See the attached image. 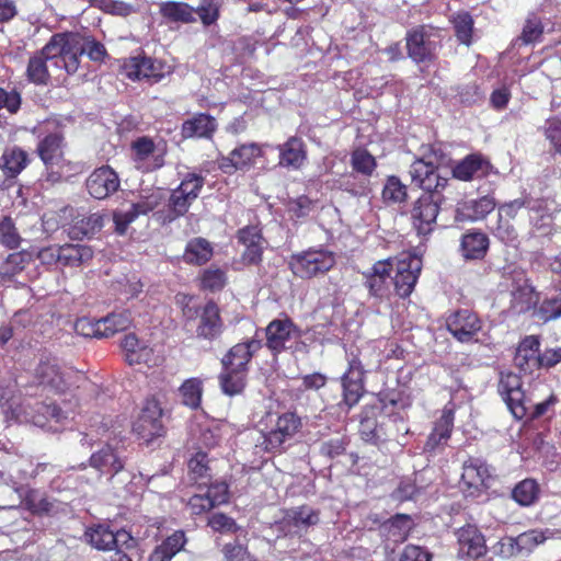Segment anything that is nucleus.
I'll return each mask as SVG.
<instances>
[{
    "label": "nucleus",
    "instance_id": "f257e3e1",
    "mask_svg": "<svg viewBox=\"0 0 561 561\" xmlns=\"http://www.w3.org/2000/svg\"><path fill=\"white\" fill-rule=\"evenodd\" d=\"M499 392L506 402L514 417L518 420L526 416H529L530 419L540 417L558 401L554 394H550L547 400L539 403H533L522 389L519 376L512 373L501 375Z\"/></svg>",
    "mask_w": 561,
    "mask_h": 561
},
{
    "label": "nucleus",
    "instance_id": "f03ea898",
    "mask_svg": "<svg viewBox=\"0 0 561 561\" xmlns=\"http://www.w3.org/2000/svg\"><path fill=\"white\" fill-rule=\"evenodd\" d=\"M84 47V35L73 32L57 33L43 47V54L56 68L71 75L79 68Z\"/></svg>",
    "mask_w": 561,
    "mask_h": 561
},
{
    "label": "nucleus",
    "instance_id": "7ed1b4c3",
    "mask_svg": "<svg viewBox=\"0 0 561 561\" xmlns=\"http://www.w3.org/2000/svg\"><path fill=\"white\" fill-rule=\"evenodd\" d=\"M266 428L262 433L263 440L260 446L266 453H282L286 444L294 439L302 427V421L295 412L287 411L280 414L267 413Z\"/></svg>",
    "mask_w": 561,
    "mask_h": 561
},
{
    "label": "nucleus",
    "instance_id": "20e7f679",
    "mask_svg": "<svg viewBox=\"0 0 561 561\" xmlns=\"http://www.w3.org/2000/svg\"><path fill=\"white\" fill-rule=\"evenodd\" d=\"M81 377L79 371L62 366L56 357L50 355L42 356L34 370V378L38 385L54 393L69 391Z\"/></svg>",
    "mask_w": 561,
    "mask_h": 561
},
{
    "label": "nucleus",
    "instance_id": "39448f33",
    "mask_svg": "<svg viewBox=\"0 0 561 561\" xmlns=\"http://www.w3.org/2000/svg\"><path fill=\"white\" fill-rule=\"evenodd\" d=\"M36 151L47 170H51L49 176L53 181L68 176L72 172L79 173L83 171V164L71 163L65 159L64 138L57 133L43 138L38 142Z\"/></svg>",
    "mask_w": 561,
    "mask_h": 561
},
{
    "label": "nucleus",
    "instance_id": "423d86ee",
    "mask_svg": "<svg viewBox=\"0 0 561 561\" xmlns=\"http://www.w3.org/2000/svg\"><path fill=\"white\" fill-rule=\"evenodd\" d=\"M266 346L274 354L290 350L293 353L304 352L306 344L301 342V330L289 319H275L265 329Z\"/></svg>",
    "mask_w": 561,
    "mask_h": 561
},
{
    "label": "nucleus",
    "instance_id": "0eeeda50",
    "mask_svg": "<svg viewBox=\"0 0 561 561\" xmlns=\"http://www.w3.org/2000/svg\"><path fill=\"white\" fill-rule=\"evenodd\" d=\"M405 41L408 55L413 61L430 62L436 57L442 35L438 28L420 25L407 33Z\"/></svg>",
    "mask_w": 561,
    "mask_h": 561
},
{
    "label": "nucleus",
    "instance_id": "6e6552de",
    "mask_svg": "<svg viewBox=\"0 0 561 561\" xmlns=\"http://www.w3.org/2000/svg\"><path fill=\"white\" fill-rule=\"evenodd\" d=\"M443 156L435 151L415 160L410 168L412 182L424 190L425 194L439 195V190L447 184V178L440 172Z\"/></svg>",
    "mask_w": 561,
    "mask_h": 561
},
{
    "label": "nucleus",
    "instance_id": "1a4fd4ad",
    "mask_svg": "<svg viewBox=\"0 0 561 561\" xmlns=\"http://www.w3.org/2000/svg\"><path fill=\"white\" fill-rule=\"evenodd\" d=\"M335 264L334 254L323 249H309L293 254L289 260V268L297 277L309 279L323 275Z\"/></svg>",
    "mask_w": 561,
    "mask_h": 561
},
{
    "label": "nucleus",
    "instance_id": "9d476101",
    "mask_svg": "<svg viewBox=\"0 0 561 561\" xmlns=\"http://www.w3.org/2000/svg\"><path fill=\"white\" fill-rule=\"evenodd\" d=\"M12 414L19 422L32 423L38 427H48L56 430L49 423L54 421L56 424L66 420L65 413L56 405H47L33 399H24L18 407L12 409Z\"/></svg>",
    "mask_w": 561,
    "mask_h": 561
},
{
    "label": "nucleus",
    "instance_id": "9b49d317",
    "mask_svg": "<svg viewBox=\"0 0 561 561\" xmlns=\"http://www.w3.org/2000/svg\"><path fill=\"white\" fill-rule=\"evenodd\" d=\"M392 261L396 264V274L392 279L394 290L399 297L407 298L412 294L421 274L422 259L415 252L407 251Z\"/></svg>",
    "mask_w": 561,
    "mask_h": 561
},
{
    "label": "nucleus",
    "instance_id": "f8f14e48",
    "mask_svg": "<svg viewBox=\"0 0 561 561\" xmlns=\"http://www.w3.org/2000/svg\"><path fill=\"white\" fill-rule=\"evenodd\" d=\"M167 144L162 140L154 142L142 136L131 144V157L135 167L142 172H152L164 164Z\"/></svg>",
    "mask_w": 561,
    "mask_h": 561
},
{
    "label": "nucleus",
    "instance_id": "ddd939ff",
    "mask_svg": "<svg viewBox=\"0 0 561 561\" xmlns=\"http://www.w3.org/2000/svg\"><path fill=\"white\" fill-rule=\"evenodd\" d=\"M130 324V313L122 311L113 312L95 323H90L87 319H80L76 323V330L84 336L108 337L118 331L126 330Z\"/></svg>",
    "mask_w": 561,
    "mask_h": 561
},
{
    "label": "nucleus",
    "instance_id": "4468645a",
    "mask_svg": "<svg viewBox=\"0 0 561 561\" xmlns=\"http://www.w3.org/2000/svg\"><path fill=\"white\" fill-rule=\"evenodd\" d=\"M457 539V556L469 561L482 558L488 552L484 535L476 525L467 524L455 531Z\"/></svg>",
    "mask_w": 561,
    "mask_h": 561
},
{
    "label": "nucleus",
    "instance_id": "2eb2a0df",
    "mask_svg": "<svg viewBox=\"0 0 561 561\" xmlns=\"http://www.w3.org/2000/svg\"><path fill=\"white\" fill-rule=\"evenodd\" d=\"M162 409L154 398L145 401L141 412L134 423V432L146 440H151L161 435L162 432Z\"/></svg>",
    "mask_w": 561,
    "mask_h": 561
},
{
    "label": "nucleus",
    "instance_id": "dca6fc26",
    "mask_svg": "<svg viewBox=\"0 0 561 561\" xmlns=\"http://www.w3.org/2000/svg\"><path fill=\"white\" fill-rule=\"evenodd\" d=\"M197 325L196 336L207 341L218 339L225 329L224 320L220 316V309L214 301H207L196 310Z\"/></svg>",
    "mask_w": 561,
    "mask_h": 561
},
{
    "label": "nucleus",
    "instance_id": "f3484780",
    "mask_svg": "<svg viewBox=\"0 0 561 561\" xmlns=\"http://www.w3.org/2000/svg\"><path fill=\"white\" fill-rule=\"evenodd\" d=\"M440 196L423 194L412 209V218L419 234H427L433 230L439 211Z\"/></svg>",
    "mask_w": 561,
    "mask_h": 561
},
{
    "label": "nucleus",
    "instance_id": "a211bd4d",
    "mask_svg": "<svg viewBox=\"0 0 561 561\" xmlns=\"http://www.w3.org/2000/svg\"><path fill=\"white\" fill-rule=\"evenodd\" d=\"M89 194L96 199H104L114 194L121 185L117 173L104 165L95 169L85 182Z\"/></svg>",
    "mask_w": 561,
    "mask_h": 561
},
{
    "label": "nucleus",
    "instance_id": "6ab92c4d",
    "mask_svg": "<svg viewBox=\"0 0 561 561\" xmlns=\"http://www.w3.org/2000/svg\"><path fill=\"white\" fill-rule=\"evenodd\" d=\"M490 470L479 459H469L463 463L461 473V488L468 496H476L485 488L490 479Z\"/></svg>",
    "mask_w": 561,
    "mask_h": 561
},
{
    "label": "nucleus",
    "instance_id": "aec40b11",
    "mask_svg": "<svg viewBox=\"0 0 561 561\" xmlns=\"http://www.w3.org/2000/svg\"><path fill=\"white\" fill-rule=\"evenodd\" d=\"M481 320L476 313L463 309L450 314L447 319L448 331L460 342L471 341L481 330Z\"/></svg>",
    "mask_w": 561,
    "mask_h": 561
},
{
    "label": "nucleus",
    "instance_id": "412c9836",
    "mask_svg": "<svg viewBox=\"0 0 561 561\" xmlns=\"http://www.w3.org/2000/svg\"><path fill=\"white\" fill-rule=\"evenodd\" d=\"M261 154L262 148L259 145L244 144L234 148L228 157L221 158L219 168L225 173H232L237 170H248Z\"/></svg>",
    "mask_w": 561,
    "mask_h": 561
},
{
    "label": "nucleus",
    "instance_id": "4be33fe9",
    "mask_svg": "<svg viewBox=\"0 0 561 561\" xmlns=\"http://www.w3.org/2000/svg\"><path fill=\"white\" fill-rule=\"evenodd\" d=\"M363 377L362 362L357 357H353L350 359L348 369L342 378L344 402L348 408L356 404L363 394Z\"/></svg>",
    "mask_w": 561,
    "mask_h": 561
},
{
    "label": "nucleus",
    "instance_id": "5701e85b",
    "mask_svg": "<svg viewBox=\"0 0 561 561\" xmlns=\"http://www.w3.org/2000/svg\"><path fill=\"white\" fill-rule=\"evenodd\" d=\"M122 69L131 80L154 79L158 81L163 76L160 61L140 55L125 60Z\"/></svg>",
    "mask_w": 561,
    "mask_h": 561
},
{
    "label": "nucleus",
    "instance_id": "b1692460",
    "mask_svg": "<svg viewBox=\"0 0 561 561\" xmlns=\"http://www.w3.org/2000/svg\"><path fill=\"white\" fill-rule=\"evenodd\" d=\"M539 340L529 335L526 336L518 345L514 363L515 366L525 374H531L540 368Z\"/></svg>",
    "mask_w": 561,
    "mask_h": 561
},
{
    "label": "nucleus",
    "instance_id": "393cba45",
    "mask_svg": "<svg viewBox=\"0 0 561 561\" xmlns=\"http://www.w3.org/2000/svg\"><path fill=\"white\" fill-rule=\"evenodd\" d=\"M454 414L455 404L449 402L444 407L440 417L436 421L433 432L427 438L425 444L426 451H434L447 443L454 426Z\"/></svg>",
    "mask_w": 561,
    "mask_h": 561
},
{
    "label": "nucleus",
    "instance_id": "a878e982",
    "mask_svg": "<svg viewBox=\"0 0 561 561\" xmlns=\"http://www.w3.org/2000/svg\"><path fill=\"white\" fill-rule=\"evenodd\" d=\"M276 149L279 152L278 165L286 169L298 170L307 159L305 142L297 136L289 137L284 144L278 145Z\"/></svg>",
    "mask_w": 561,
    "mask_h": 561
},
{
    "label": "nucleus",
    "instance_id": "bb28decb",
    "mask_svg": "<svg viewBox=\"0 0 561 561\" xmlns=\"http://www.w3.org/2000/svg\"><path fill=\"white\" fill-rule=\"evenodd\" d=\"M262 347L260 340H250L244 343L236 344L222 358L225 369H239L247 371V365L252 355Z\"/></svg>",
    "mask_w": 561,
    "mask_h": 561
},
{
    "label": "nucleus",
    "instance_id": "cd10ccee",
    "mask_svg": "<svg viewBox=\"0 0 561 561\" xmlns=\"http://www.w3.org/2000/svg\"><path fill=\"white\" fill-rule=\"evenodd\" d=\"M392 265V259L381 260L374 264L371 273L366 278V285L370 294L377 297L387 295Z\"/></svg>",
    "mask_w": 561,
    "mask_h": 561
},
{
    "label": "nucleus",
    "instance_id": "c85d7f7f",
    "mask_svg": "<svg viewBox=\"0 0 561 561\" xmlns=\"http://www.w3.org/2000/svg\"><path fill=\"white\" fill-rule=\"evenodd\" d=\"M489 169L490 163L480 154H470L454 167L453 174L458 180L471 181L486 175Z\"/></svg>",
    "mask_w": 561,
    "mask_h": 561
},
{
    "label": "nucleus",
    "instance_id": "c756f323",
    "mask_svg": "<svg viewBox=\"0 0 561 561\" xmlns=\"http://www.w3.org/2000/svg\"><path fill=\"white\" fill-rule=\"evenodd\" d=\"M217 129L216 119L207 114L201 113L186 119L182 124V136L184 138H211Z\"/></svg>",
    "mask_w": 561,
    "mask_h": 561
},
{
    "label": "nucleus",
    "instance_id": "7c9ffc66",
    "mask_svg": "<svg viewBox=\"0 0 561 561\" xmlns=\"http://www.w3.org/2000/svg\"><path fill=\"white\" fill-rule=\"evenodd\" d=\"M121 346L129 365L149 363L152 357V348L139 340L134 333L124 336Z\"/></svg>",
    "mask_w": 561,
    "mask_h": 561
},
{
    "label": "nucleus",
    "instance_id": "2f4dec72",
    "mask_svg": "<svg viewBox=\"0 0 561 561\" xmlns=\"http://www.w3.org/2000/svg\"><path fill=\"white\" fill-rule=\"evenodd\" d=\"M494 208L495 201L490 196L466 201L459 204L457 208V218L460 220L477 221L483 219Z\"/></svg>",
    "mask_w": 561,
    "mask_h": 561
},
{
    "label": "nucleus",
    "instance_id": "473e14b6",
    "mask_svg": "<svg viewBox=\"0 0 561 561\" xmlns=\"http://www.w3.org/2000/svg\"><path fill=\"white\" fill-rule=\"evenodd\" d=\"M103 227V216L99 213L78 215L71 222L68 234L71 239H82L99 232Z\"/></svg>",
    "mask_w": 561,
    "mask_h": 561
},
{
    "label": "nucleus",
    "instance_id": "72a5a7b5",
    "mask_svg": "<svg viewBox=\"0 0 561 561\" xmlns=\"http://www.w3.org/2000/svg\"><path fill=\"white\" fill-rule=\"evenodd\" d=\"M239 241L245 247L243 257L249 263H256L261 260L263 250V238L257 227L249 226L238 233Z\"/></svg>",
    "mask_w": 561,
    "mask_h": 561
},
{
    "label": "nucleus",
    "instance_id": "f704fd0d",
    "mask_svg": "<svg viewBox=\"0 0 561 561\" xmlns=\"http://www.w3.org/2000/svg\"><path fill=\"white\" fill-rule=\"evenodd\" d=\"M184 531L176 530L167 537L149 556V561H171L186 545Z\"/></svg>",
    "mask_w": 561,
    "mask_h": 561
},
{
    "label": "nucleus",
    "instance_id": "c9c22d12",
    "mask_svg": "<svg viewBox=\"0 0 561 561\" xmlns=\"http://www.w3.org/2000/svg\"><path fill=\"white\" fill-rule=\"evenodd\" d=\"M159 13L169 22L188 24L196 21L195 10L185 2H162L159 5Z\"/></svg>",
    "mask_w": 561,
    "mask_h": 561
},
{
    "label": "nucleus",
    "instance_id": "e433bc0d",
    "mask_svg": "<svg viewBox=\"0 0 561 561\" xmlns=\"http://www.w3.org/2000/svg\"><path fill=\"white\" fill-rule=\"evenodd\" d=\"M214 253L213 245L204 238L190 240L183 253V260L187 264L203 265L207 263Z\"/></svg>",
    "mask_w": 561,
    "mask_h": 561
},
{
    "label": "nucleus",
    "instance_id": "4c0bfd02",
    "mask_svg": "<svg viewBox=\"0 0 561 561\" xmlns=\"http://www.w3.org/2000/svg\"><path fill=\"white\" fill-rule=\"evenodd\" d=\"M89 542L99 550H112L118 543L119 537H128L125 530L114 534L107 527L99 525L87 531Z\"/></svg>",
    "mask_w": 561,
    "mask_h": 561
},
{
    "label": "nucleus",
    "instance_id": "58836bf2",
    "mask_svg": "<svg viewBox=\"0 0 561 561\" xmlns=\"http://www.w3.org/2000/svg\"><path fill=\"white\" fill-rule=\"evenodd\" d=\"M537 302L538 295L526 280L517 284L512 291L511 309L515 313L526 312L535 307Z\"/></svg>",
    "mask_w": 561,
    "mask_h": 561
},
{
    "label": "nucleus",
    "instance_id": "ea45409f",
    "mask_svg": "<svg viewBox=\"0 0 561 561\" xmlns=\"http://www.w3.org/2000/svg\"><path fill=\"white\" fill-rule=\"evenodd\" d=\"M90 465L101 473H108L112 476L123 468L122 461L108 445L91 455Z\"/></svg>",
    "mask_w": 561,
    "mask_h": 561
},
{
    "label": "nucleus",
    "instance_id": "a19ab883",
    "mask_svg": "<svg viewBox=\"0 0 561 561\" xmlns=\"http://www.w3.org/2000/svg\"><path fill=\"white\" fill-rule=\"evenodd\" d=\"M413 526L414 523L409 515L398 514L385 523L382 529L389 540L398 543L408 539Z\"/></svg>",
    "mask_w": 561,
    "mask_h": 561
},
{
    "label": "nucleus",
    "instance_id": "79ce46f5",
    "mask_svg": "<svg viewBox=\"0 0 561 561\" xmlns=\"http://www.w3.org/2000/svg\"><path fill=\"white\" fill-rule=\"evenodd\" d=\"M93 257V250L84 244L60 245V264L64 266H80Z\"/></svg>",
    "mask_w": 561,
    "mask_h": 561
},
{
    "label": "nucleus",
    "instance_id": "37998d69",
    "mask_svg": "<svg viewBox=\"0 0 561 561\" xmlns=\"http://www.w3.org/2000/svg\"><path fill=\"white\" fill-rule=\"evenodd\" d=\"M489 239L481 232H469L462 237L461 253L467 260L482 259L488 250Z\"/></svg>",
    "mask_w": 561,
    "mask_h": 561
},
{
    "label": "nucleus",
    "instance_id": "c03bdc74",
    "mask_svg": "<svg viewBox=\"0 0 561 561\" xmlns=\"http://www.w3.org/2000/svg\"><path fill=\"white\" fill-rule=\"evenodd\" d=\"M319 513L309 506L290 508L285 513L283 523L286 527L307 528L318 524Z\"/></svg>",
    "mask_w": 561,
    "mask_h": 561
},
{
    "label": "nucleus",
    "instance_id": "a18cd8bd",
    "mask_svg": "<svg viewBox=\"0 0 561 561\" xmlns=\"http://www.w3.org/2000/svg\"><path fill=\"white\" fill-rule=\"evenodd\" d=\"M28 163L27 153L18 148L7 149L2 157L0 165L8 176H16Z\"/></svg>",
    "mask_w": 561,
    "mask_h": 561
},
{
    "label": "nucleus",
    "instance_id": "49530a36",
    "mask_svg": "<svg viewBox=\"0 0 561 561\" xmlns=\"http://www.w3.org/2000/svg\"><path fill=\"white\" fill-rule=\"evenodd\" d=\"M31 262V254L27 252H15L10 254L0 266V282L12 280Z\"/></svg>",
    "mask_w": 561,
    "mask_h": 561
},
{
    "label": "nucleus",
    "instance_id": "de8ad7c7",
    "mask_svg": "<svg viewBox=\"0 0 561 561\" xmlns=\"http://www.w3.org/2000/svg\"><path fill=\"white\" fill-rule=\"evenodd\" d=\"M182 403L192 409L201 404L203 393V382L198 378L185 380L179 389Z\"/></svg>",
    "mask_w": 561,
    "mask_h": 561
},
{
    "label": "nucleus",
    "instance_id": "09e8293b",
    "mask_svg": "<svg viewBox=\"0 0 561 561\" xmlns=\"http://www.w3.org/2000/svg\"><path fill=\"white\" fill-rule=\"evenodd\" d=\"M245 374L243 370L224 368L219 377L222 391L228 396L240 393L245 385Z\"/></svg>",
    "mask_w": 561,
    "mask_h": 561
},
{
    "label": "nucleus",
    "instance_id": "8fccbe9b",
    "mask_svg": "<svg viewBox=\"0 0 561 561\" xmlns=\"http://www.w3.org/2000/svg\"><path fill=\"white\" fill-rule=\"evenodd\" d=\"M539 486L533 479L520 481L513 490V499L523 506H529L538 499Z\"/></svg>",
    "mask_w": 561,
    "mask_h": 561
},
{
    "label": "nucleus",
    "instance_id": "3c124183",
    "mask_svg": "<svg viewBox=\"0 0 561 561\" xmlns=\"http://www.w3.org/2000/svg\"><path fill=\"white\" fill-rule=\"evenodd\" d=\"M49 59L43 54V49L30 58L27 65V77L28 79L36 84H45L48 80V70L46 62Z\"/></svg>",
    "mask_w": 561,
    "mask_h": 561
},
{
    "label": "nucleus",
    "instance_id": "603ef678",
    "mask_svg": "<svg viewBox=\"0 0 561 561\" xmlns=\"http://www.w3.org/2000/svg\"><path fill=\"white\" fill-rule=\"evenodd\" d=\"M192 202L193 199L186 197L180 190H173L169 198V213L165 219L168 221H172L175 218L183 216L188 210Z\"/></svg>",
    "mask_w": 561,
    "mask_h": 561
},
{
    "label": "nucleus",
    "instance_id": "864d4df0",
    "mask_svg": "<svg viewBox=\"0 0 561 561\" xmlns=\"http://www.w3.org/2000/svg\"><path fill=\"white\" fill-rule=\"evenodd\" d=\"M515 539L519 554L526 556L529 554L537 546L545 542L546 536L543 531L533 529L518 535Z\"/></svg>",
    "mask_w": 561,
    "mask_h": 561
},
{
    "label": "nucleus",
    "instance_id": "5fc2aeb1",
    "mask_svg": "<svg viewBox=\"0 0 561 561\" xmlns=\"http://www.w3.org/2000/svg\"><path fill=\"white\" fill-rule=\"evenodd\" d=\"M407 186L397 176H389L382 190V198L387 203H401L407 198Z\"/></svg>",
    "mask_w": 561,
    "mask_h": 561
},
{
    "label": "nucleus",
    "instance_id": "6e6d98bb",
    "mask_svg": "<svg viewBox=\"0 0 561 561\" xmlns=\"http://www.w3.org/2000/svg\"><path fill=\"white\" fill-rule=\"evenodd\" d=\"M351 163L355 171L364 175H371L377 167L375 158L367 150L362 148L353 151Z\"/></svg>",
    "mask_w": 561,
    "mask_h": 561
},
{
    "label": "nucleus",
    "instance_id": "4d7b16f0",
    "mask_svg": "<svg viewBox=\"0 0 561 561\" xmlns=\"http://www.w3.org/2000/svg\"><path fill=\"white\" fill-rule=\"evenodd\" d=\"M0 242L10 249H14L20 245L21 237L10 217H4L0 221Z\"/></svg>",
    "mask_w": 561,
    "mask_h": 561
},
{
    "label": "nucleus",
    "instance_id": "13d9d810",
    "mask_svg": "<svg viewBox=\"0 0 561 561\" xmlns=\"http://www.w3.org/2000/svg\"><path fill=\"white\" fill-rule=\"evenodd\" d=\"M453 22L458 39L461 43L469 45L472 36V18L468 13H458L455 15Z\"/></svg>",
    "mask_w": 561,
    "mask_h": 561
},
{
    "label": "nucleus",
    "instance_id": "bf43d9fd",
    "mask_svg": "<svg viewBox=\"0 0 561 561\" xmlns=\"http://www.w3.org/2000/svg\"><path fill=\"white\" fill-rule=\"evenodd\" d=\"M204 186V178L196 173H187L181 181L180 185L176 187L183 194L195 201L202 187Z\"/></svg>",
    "mask_w": 561,
    "mask_h": 561
},
{
    "label": "nucleus",
    "instance_id": "052dcab7",
    "mask_svg": "<svg viewBox=\"0 0 561 561\" xmlns=\"http://www.w3.org/2000/svg\"><path fill=\"white\" fill-rule=\"evenodd\" d=\"M491 551L494 556L502 559H511L520 556L515 537L501 538L491 547Z\"/></svg>",
    "mask_w": 561,
    "mask_h": 561
},
{
    "label": "nucleus",
    "instance_id": "680f3d73",
    "mask_svg": "<svg viewBox=\"0 0 561 561\" xmlns=\"http://www.w3.org/2000/svg\"><path fill=\"white\" fill-rule=\"evenodd\" d=\"M194 10L206 26L215 23L219 16V5L215 0H203L198 8Z\"/></svg>",
    "mask_w": 561,
    "mask_h": 561
},
{
    "label": "nucleus",
    "instance_id": "e2e57ef3",
    "mask_svg": "<svg viewBox=\"0 0 561 561\" xmlns=\"http://www.w3.org/2000/svg\"><path fill=\"white\" fill-rule=\"evenodd\" d=\"M204 493L211 501L214 507L227 503L229 499L228 485L224 481H216L206 485Z\"/></svg>",
    "mask_w": 561,
    "mask_h": 561
},
{
    "label": "nucleus",
    "instance_id": "0e129e2a",
    "mask_svg": "<svg viewBox=\"0 0 561 561\" xmlns=\"http://www.w3.org/2000/svg\"><path fill=\"white\" fill-rule=\"evenodd\" d=\"M226 284L225 272L219 268H208L203 273L202 286L211 291L220 290Z\"/></svg>",
    "mask_w": 561,
    "mask_h": 561
},
{
    "label": "nucleus",
    "instance_id": "69168bd1",
    "mask_svg": "<svg viewBox=\"0 0 561 561\" xmlns=\"http://www.w3.org/2000/svg\"><path fill=\"white\" fill-rule=\"evenodd\" d=\"M222 561H256L247 548L238 542L226 543L222 548Z\"/></svg>",
    "mask_w": 561,
    "mask_h": 561
},
{
    "label": "nucleus",
    "instance_id": "338daca9",
    "mask_svg": "<svg viewBox=\"0 0 561 561\" xmlns=\"http://www.w3.org/2000/svg\"><path fill=\"white\" fill-rule=\"evenodd\" d=\"M543 32L541 21L536 15H530L523 28L522 39L526 44L537 42Z\"/></svg>",
    "mask_w": 561,
    "mask_h": 561
},
{
    "label": "nucleus",
    "instance_id": "774afa93",
    "mask_svg": "<svg viewBox=\"0 0 561 561\" xmlns=\"http://www.w3.org/2000/svg\"><path fill=\"white\" fill-rule=\"evenodd\" d=\"M399 561H432V553L421 546L407 545L400 554Z\"/></svg>",
    "mask_w": 561,
    "mask_h": 561
}]
</instances>
